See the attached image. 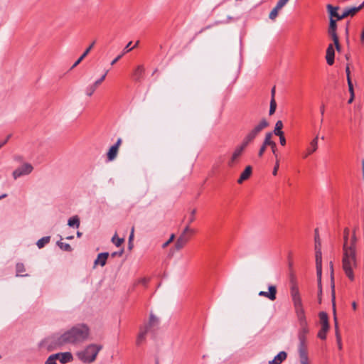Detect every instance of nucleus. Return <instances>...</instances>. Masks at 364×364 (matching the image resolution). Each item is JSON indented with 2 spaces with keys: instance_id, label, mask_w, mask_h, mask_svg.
Masks as SVG:
<instances>
[{
  "instance_id": "obj_1",
  "label": "nucleus",
  "mask_w": 364,
  "mask_h": 364,
  "mask_svg": "<svg viewBox=\"0 0 364 364\" xmlns=\"http://www.w3.org/2000/svg\"><path fill=\"white\" fill-rule=\"evenodd\" d=\"M89 335V328L84 324L73 326L62 334L55 333L43 340L40 346L53 350L66 344H78L85 341Z\"/></svg>"
},
{
  "instance_id": "obj_2",
  "label": "nucleus",
  "mask_w": 364,
  "mask_h": 364,
  "mask_svg": "<svg viewBox=\"0 0 364 364\" xmlns=\"http://www.w3.org/2000/svg\"><path fill=\"white\" fill-rule=\"evenodd\" d=\"M357 240L355 230L350 237V230L346 228L343 230L342 268L346 276L350 281L355 279L354 270L358 267Z\"/></svg>"
},
{
  "instance_id": "obj_3",
  "label": "nucleus",
  "mask_w": 364,
  "mask_h": 364,
  "mask_svg": "<svg viewBox=\"0 0 364 364\" xmlns=\"http://www.w3.org/2000/svg\"><path fill=\"white\" fill-rule=\"evenodd\" d=\"M101 349V346L90 344L84 350L77 352L76 355L82 363L89 364L95 360L97 355Z\"/></svg>"
},
{
  "instance_id": "obj_4",
  "label": "nucleus",
  "mask_w": 364,
  "mask_h": 364,
  "mask_svg": "<svg viewBox=\"0 0 364 364\" xmlns=\"http://www.w3.org/2000/svg\"><path fill=\"white\" fill-rule=\"evenodd\" d=\"M268 125L269 123L265 119H262L257 125H256L247 134V135L244 137L242 143L244 144L245 146H247L254 141V139L262 132V130L268 127Z\"/></svg>"
},
{
  "instance_id": "obj_5",
  "label": "nucleus",
  "mask_w": 364,
  "mask_h": 364,
  "mask_svg": "<svg viewBox=\"0 0 364 364\" xmlns=\"http://www.w3.org/2000/svg\"><path fill=\"white\" fill-rule=\"evenodd\" d=\"M318 316L321 324V328L319 330L317 336L320 339L325 340L326 338V333L329 330L328 314L324 311H321L319 313Z\"/></svg>"
},
{
  "instance_id": "obj_6",
  "label": "nucleus",
  "mask_w": 364,
  "mask_h": 364,
  "mask_svg": "<svg viewBox=\"0 0 364 364\" xmlns=\"http://www.w3.org/2000/svg\"><path fill=\"white\" fill-rule=\"evenodd\" d=\"M299 328H309L303 305L294 306Z\"/></svg>"
},
{
  "instance_id": "obj_7",
  "label": "nucleus",
  "mask_w": 364,
  "mask_h": 364,
  "mask_svg": "<svg viewBox=\"0 0 364 364\" xmlns=\"http://www.w3.org/2000/svg\"><path fill=\"white\" fill-rule=\"evenodd\" d=\"M331 289H332V301H333V315H334V323H335V328H336V339L338 343V348L341 349L342 346L341 343V336L338 333V321H337V317L336 314V308H335V285H334V281H333V272H331Z\"/></svg>"
},
{
  "instance_id": "obj_8",
  "label": "nucleus",
  "mask_w": 364,
  "mask_h": 364,
  "mask_svg": "<svg viewBox=\"0 0 364 364\" xmlns=\"http://www.w3.org/2000/svg\"><path fill=\"white\" fill-rule=\"evenodd\" d=\"M33 170V166L29 163H25L21 166L17 168L13 171V177L16 180L18 178L28 175Z\"/></svg>"
},
{
  "instance_id": "obj_9",
  "label": "nucleus",
  "mask_w": 364,
  "mask_h": 364,
  "mask_svg": "<svg viewBox=\"0 0 364 364\" xmlns=\"http://www.w3.org/2000/svg\"><path fill=\"white\" fill-rule=\"evenodd\" d=\"M291 296L293 301L294 306L303 305L301 297L299 293V288L296 284H293L291 287Z\"/></svg>"
},
{
  "instance_id": "obj_10",
  "label": "nucleus",
  "mask_w": 364,
  "mask_h": 364,
  "mask_svg": "<svg viewBox=\"0 0 364 364\" xmlns=\"http://www.w3.org/2000/svg\"><path fill=\"white\" fill-rule=\"evenodd\" d=\"M277 287L274 285H269L268 287V291H260L258 294L259 296L266 297L270 301H274L277 299Z\"/></svg>"
},
{
  "instance_id": "obj_11",
  "label": "nucleus",
  "mask_w": 364,
  "mask_h": 364,
  "mask_svg": "<svg viewBox=\"0 0 364 364\" xmlns=\"http://www.w3.org/2000/svg\"><path fill=\"white\" fill-rule=\"evenodd\" d=\"M247 147V146H245L244 144L241 143L240 146L236 147L235 150L234 151L232 157L230 160L228 161V164L230 167H232L234 164V163L237 160V159L242 155L243 151Z\"/></svg>"
},
{
  "instance_id": "obj_12",
  "label": "nucleus",
  "mask_w": 364,
  "mask_h": 364,
  "mask_svg": "<svg viewBox=\"0 0 364 364\" xmlns=\"http://www.w3.org/2000/svg\"><path fill=\"white\" fill-rule=\"evenodd\" d=\"M337 23L336 20L329 18V26L328 28V34L333 39L338 38L337 35Z\"/></svg>"
},
{
  "instance_id": "obj_13",
  "label": "nucleus",
  "mask_w": 364,
  "mask_h": 364,
  "mask_svg": "<svg viewBox=\"0 0 364 364\" xmlns=\"http://www.w3.org/2000/svg\"><path fill=\"white\" fill-rule=\"evenodd\" d=\"M326 8L330 16L329 18H336L335 20L336 21H340L345 18V17H341V14H339V13H338V10L339 9L338 6H333L331 4H328L326 6Z\"/></svg>"
},
{
  "instance_id": "obj_14",
  "label": "nucleus",
  "mask_w": 364,
  "mask_h": 364,
  "mask_svg": "<svg viewBox=\"0 0 364 364\" xmlns=\"http://www.w3.org/2000/svg\"><path fill=\"white\" fill-rule=\"evenodd\" d=\"M334 58H335V49L333 44H329L327 50L326 59V62L329 65H332L334 63Z\"/></svg>"
},
{
  "instance_id": "obj_15",
  "label": "nucleus",
  "mask_w": 364,
  "mask_h": 364,
  "mask_svg": "<svg viewBox=\"0 0 364 364\" xmlns=\"http://www.w3.org/2000/svg\"><path fill=\"white\" fill-rule=\"evenodd\" d=\"M148 333V326H141L140 331L136 338V344L140 346L146 340V336Z\"/></svg>"
},
{
  "instance_id": "obj_16",
  "label": "nucleus",
  "mask_w": 364,
  "mask_h": 364,
  "mask_svg": "<svg viewBox=\"0 0 364 364\" xmlns=\"http://www.w3.org/2000/svg\"><path fill=\"white\" fill-rule=\"evenodd\" d=\"M287 358V353L285 351H280L269 364H282Z\"/></svg>"
},
{
  "instance_id": "obj_17",
  "label": "nucleus",
  "mask_w": 364,
  "mask_h": 364,
  "mask_svg": "<svg viewBox=\"0 0 364 364\" xmlns=\"http://www.w3.org/2000/svg\"><path fill=\"white\" fill-rule=\"evenodd\" d=\"M252 172V168L251 166H247L245 169L243 171V172L241 173L239 179L237 180V183L241 184L243 181L245 180H247Z\"/></svg>"
},
{
  "instance_id": "obj_18",
  "label": "nucleus",
  "mask_w": 364,
  "mask_h": 364,
  "mask_svg": "<svg viewBox=\"0 0 364 364\" xmlns=\"http://www.w3.org/2000/svg\"><path fill=\"white\" fill-rule=\"evenodd\" d=\"M109 255L108 252L100 253L97 255V259L95 260V262H94L95 265L100 264V266L104 267L106 264L107 259Z\"/></svg>"
},
{
  "instance_id": "obj_19",
  "label": "nucleus",
  "mask_w": 364,
  "mask_h": 364,
  "mask_svg": "<svg viewBox=\"0 0 364 364\" xmlns=\"http://www.w3.org/2000/svg\"><path fill=\"white\" fill-rule=\"evenodd\" d=\"M309 332V328H299L298 331V340L299 343H307L306 336Z\"/></svg>"
},
{
  "instance_id": "obj_20",
  "label": "nucleus",
  "mask_w": 364,
  "mask_h": 364,
  "mask_svg": "<svg viewBox=\"0 0 364 364\" xmlns=\"http://www.w3.org/2000/svg\"><path fill=\"white\" fill-rule=\"evenodd\" d=\"M298 353L299 359L309 358L307 353V343H299Z\"/></svg>"
},
{
  "instance_id": "obj_21",
  "label": "nucleus",
  "mask_w": 364,
  "mask_h": 364,
  "mask_svg": "<svg viewBox=\"0 0 364 364\" xmlns=\"http://www.w3.org/2000/svg\"><path fill=\"white\" fill-rule=\"evenodd\" d=\"M73 360V354L70 352L60 353V363L62 364H66Z\"/></svg>"
},
{
  "instance_id": "obj_22",
  "label": "nucleus",
  "mask_w": 364,
  "mask_h": 364,
  "mask_svg": "<svg viewBox=\"0 0 364 364\" xmlns=\"http://www.w3.org/2000/svg\"><path fill=\"white\" fill-rule=\"evenodd\" d=\"M360 10L358 9V6H353V7H348L346 8L343 10V12L341 14V17H348L349 16H355Z\"/></svg>"
},
{
  "instance_id": "obj_23",
  "label": "nucleus",
  "mask_w": 364,
  "mask_h": 364,
  "mask_svg": "<svg viewBox=\"0 0 364 364\" xmlns=\"http://www.w3.org/2000/svg\"><path fill=\"white\" fill-rule=\"evenodd\" d=\"M318 136H316L310 142V145L311 146V150H309L308 151H306V152L303 156V157L304 159L307 158L309 155H311V154H313L314 152H315L317 150V149H318Z\"/></svg>"
},
{
  "instance_id": "obj_24",
  "label": "nucleus",
  "mask_w": 364,
  "mask_h": 364,
  "mask_svg": "<svg viewBox=\"0 0 364 364\" xmlns=\"http://www.w3.org/2000/svg\"><path fill=\"white\" fill-rule=\"evenodd\" d=\"M318 136H316L310 142V145L311 146V150H309L308 151H306V152L303 156V157L304 159L307 158L309 155H311V154H313L314 152H315L317 150V149H318Z\"/></svg>"
},
{
  "instance_id": "obj_25",
  "label": "nucleus",
  "mask_w": 364,
  "mask_h": 364,
  "mask_svg": "<svg viewBox=\"0 0 364 364\" xmlns=\"http://www.w3.org/2000/svg\"><path fill=\"white\" fill-rule=\"evenodd\" d=\"M189 237L187 236L180 235L175 243V247L177 250L182 249L188 242Z\"/></svg>"
},
{
  "instance_id": "obj_26",
  "label": "nucleus",
  "mask_w": 364,
  "mask_h": 364,
  "mask_svg": "<svg viewBox=\"0 0 364 364\" xmlns=\"http://www.w3.org/2000/svg\"><path fill=\"white\" fill-rule=\"evenodd\" d=\"M159 324V320L157 317L155 316L152 313L150 314L149 321L147 324H145L144 326H148V331L154 327L158 326Z\"/></svg>"
},
{
  "instance_id": "obj_27",
  "label": "nucleus",
  "mask_w": 364,
  "mask_h": 364,
  "mask_svg": "<svg viewBox=\"0 0 364 364\" xmlns=\"http://www.w3.org/2000/svg\"><path fill=\"white\" fill-rule=\"evenodd\" d=\"M144 73V68L143 65H139L137 68L134 70L133 77L134 80L136 81H141L143 78V75Z\"/></svg>"
},
{
  "instance_id": "obj_28",
  "label": "nucleus",
  "mask_w": 364,
  "mask_h": 364,
  "mask_svg": "<svg viewBox=\"0 0 364 364\" xmlns=\"http://www.w3.org/2000/svg\"><path fill=\"white\" fill-rule=\"evenodd\" d=\"M95 42L93 41L91 45L85 50L82 55L76 60V62L73 65L71 69L75 68L77 65L80 63V62L88 55L90 52L91 49L93 48Z\"/></svg>"
},
{
  "instance_id": "obj_29",
  "label": "nucleus",
  "mask_w": 364,
  "mask_h": 364,
  "mask_svg": "<svg viewBox=\"0 0 364 364\" xmlns=\"http://www.w3.org/2000/svg\"><path fill=\"white\" fill-rule=\"evenodd\" d=\"M272 132L267 133L262 144H264V146H271L272 148H275L277 145H276L275 142L272 141Z\"/></svg>"
},
{
  "instance_id": "obj_30",
  "label": "nucleus",
  "mask_w": 364,
  "mask_h": 364,
  "mask_svg": "<svg viewBox=\"0 0 364 364\" xmlns=\"http://www.w3.org/2000/svg\"><path fill=\"white\" fill-rule=\"evenodd\" d=\"M118 149L117 148H116V146H112L108 152H107V159L108 161H113L116 157H117V153H118Z\"/></svg>"
},
{
  "instance_id": "obj_31",
  "label": "nucleus",
  "mask_w": 364,
  "mask_h": 364,
  "mask_svg": "<svg viewBox=\"0 0 364 364\" xmlns=\"http://www.w3.org/2000/svg\"><path fill=\"white\" fill-rule=\"evenodd\" d=\"M26 271L24 264L23 263L18 262L16 265V277H27L28 274H22L21 273Z\"/></svg>"
},
{
  "instance_id": "obj_32",
  "label": "nucleus",
  "mask_w": 364,
  "mask_h": 364,
  "mask_svg": "<svg viewBox=\"0 0 364 364\" xmlns=\"http://www.w3.org/2000/svg\"><path fill=\"white\" fill-rule=\"evenodd\" d=\"M80 223V219L77 215L70 218L68 221V225L70 227H75L77 228H79Z\"/></svg>"
},
{
  "instance_id": "obj_33",
  "label": "nucleus",
  "mask_w": 364,
  "mask_h": 364,
  "mask_svg": "<svg viewBox=\"0 0 364 364\" xmlns=\"http://www.w3.org/2000/svg\"><path fill=\"white\" fill-rule=\"evenodd\" d=\"M50 241V236H46L40 240H38L36 242V245L39 249L43 248L46 245L48 244Z\"/></svg>"
},
{
  "instance_id": "obj_34",
  "label": "nucleus",
  "mask_w": 364,
  "mask_h": 364,
  "mask_svg": "<svg viewBox=\"0 0 364 364\" xmlns=\"http://www.w3.org/2000/svg\"><path fill=\"white\" fill-rule=\"evenodd\" d=\"M316 251V265H322V253L321 247H317L315 250Z\"/></svg>"
},
{
  "instance_id": "obj_35",
  "label": "nucleus",
  "mask_w": 364,
  "mask_h": 364,
  "mask_svg": "<svg viewBox=\"0 0 364 364\" xmlns=\"http://www.w3.org/2000/svg\"><path fill=\"white\" fill-rule=\"evenodd\" d=\"M282 128H283V123L281 120H279L276 122L275 124V127H274V134L275 135H281V134H283L284 132H282Z\"/></svg>"
},
{
  "instance_id": "obj_36",
  "label": "nucleus",
  "mask_w": 364,
  "mask_h": 364,
  "mask_svg": "<svg viewBox=\"0 0 364 364\" xmlns=\"http://www.w3.org/2000/svg\"><path fill=\"white\" fill-rule=\"evenodd\" d=\"M57 245L61 250H63L64 251H66V252H71L73 250V248L71 247V246L69 244L63 242L61 241H58L57 242Z\"/></svg>"
},
{
  "instance_id": "obj_37",
  "label": "nucleus",
  "mask_w": 364,
  "mask_h": 364,
  "mask_svg": "<svg viewBox=\"0 0 364 364\" xmlns=\"http://www.w3.org/2000/svg\"><path fill=\"white\" fill-rule=\"evenodd\" d=\"M277 109V102L275 101V99L272 97L270 101V107H269V115H272Z\"/></svg>"
},
{
  "instance_id": "obj_38",
  "label": "nucleus",
  "mask_w": 364,
  "mask_h": 364,
  "mask_svg": "<svg viewBox=\"0 0 364 364\" xmlns=\"http://www.w3.org/2000/svg\"><path fill=\"white\" fill-rule=\"evenodd\" d=\"M97 86H95V85L93 83L92 85H89L87 88H86V95L87 96H92V94L95 92V90L97 89Z\"/></svg>"
},
{
  "instance_id": "obj_39",
  "label": "nucleus",
  "mask_w": 364,
  "mask_h": 364,
  "mask_svg": "<svg viewBox=\"0 0 364 364\" xmlns=\"http://www.w3.org/2000/svg\"><path fill=\"white\" fill-rule=\"evenodd\" d=\"M280 10V9H278L277 6H275L272 10V11L270 12L269 15V18L271 19V20H274L277 15H278V11Z\"/></svg>"
},
{
  "instance_id": "obj_40",
  "label": "nucleus",
  "mask_w": 364,
  "mask_h": 364,
  "mask_svg": "<svg viewBox=\"0 0 364 364\" xmlns=\"http://www.w3.org/2000/svg\"><path fill=\"white\" fill-rule=\"evenodd\" d=\"M318 283L321 282L322 265H316Z\"/></svg>"
},
{
  "instance_id": "obj_41",
  "label": "nucleus",
  "mask_w": 364,
  "mask_h": 364,
  "mask_svg": "<svg viewBox=\"0 0 364 364\" xmlns=\"http://www.w3.org/2000/svg\"><path fill=\"white\" fill-rule=\"evenodd\" d=\"M314 240H315V250L316 249V247H321V240H320V238H319L318 231L317 228L315 230V238H314Z\"/></svg>"
},
{
  "instance_id": "obj_42",
  "label": "nucleus",
  "mask_w": 364,
  "mask_h": 364,
  "mask_svg": "<svg viewBox=\"0 0 364 364\" xmlns=\"http://www.w3.org/2000/svg\"><path fill=\"white\" fill-rule=\"evenodd\" d=\"M347 82H348V90H349L350 95L352 97H355L353 85L350 77H348V81H347Z\"/></svg>"
},
{
  "instance_id": "obj_43",
  "label": "nucleus",
  "mask_w": 364,
  "mask_h": 364,
  "mask_svg": "<svg viewBox=\"0 0 364 364\" xmlns=\"http://www.w3.org/2000/svg\"><path fill=\"white\" fill-rule=\"evenodd\" d=\"M190 225L191 224L187 223V225H186V227H185L184 230H183L182 233L181 234V235L186 236V234L188 232H191V233L194 232V230L193 229H191Z\"/></svg>"
},
{
  "instance_id": "obj_44",
  "label": "nucleus",
  "mask_w": 364,
  "mask_h": 364,
  "mask_svg": "<svg viewBox=\"0 0 364 364\" xmlns=\"http://www.w3.org/2000/svg\"><path fill=\"white\" fill-rule=\"evenodd\" d=\"M112 241L117 247H119L124 242L123 238H117L116 240V235L112 237Z\"/></svg>"
},
{
  "instance_id": "obj_45",
  "label": "nucleus",
  "mask_w": 364,
  "mask_h": 364,
  "mask_svg": "<svg viewBox=\"0 0 364 364\" xmlns=\"http://www.w3.org/2000/svg\"><path fill=\"white\" fill-rule=\"evenodd\" d=\"M196 213V209H193L191 210V215L188 220V223L191 224L196 220V217H195Z\"/></svg>"
},
{
  "instance_id": "obj_46",
  "label": "nucleus",
  "mask_w": 364,
  "mask_h": 364,
  "mask_svg": "<svg viewBox=\"0 0 364 364\" xmlns=\"http://www.w3.org/2000/svg\"><path fill=\"white\" fill-rule=\"evenodd\" d=\"M107 72L108 71H106L105 73L100 78L98 79L97 80H96L94 84L95 85V86L98 87L105 79L106 77V75L107 74Z\"/></svg>"
},
{
  "instance_id": "obj_47",
  "label": "nucleus",
  "mask_w": 364,
  "mask_h": 364,
  "mask_svg": "<svg viewBox=\"0 0 364 364\" xmlns=\"http://www.w3.org/2000/svg\"><path fill=\"white\" fill-rule=\"evenodd\" d=\"M175 238V235L174 234H172L170 237V238L168 239V240H167L166 242H164L162 245V247L163 248H165Z\"/></svg>"
},
{
  "instance_id": "obj_48",
  "label": "nucleus",
  "mask_w": 364,
  "mask_h": 364,
  "mask_svg": "<svg viewBox=\"0 0 364 364\" xmlns=\"http://www.w3.org/2000/svg\"><path fill=\"white\" fill-rule=\"evenodd\" d=\"M131 45H132V41L129 42V43H127V45L125 46V48H124L123 52H122V54H123V55H124L125 53H127L129 52L130 50H132L133 49V48H130V46H131Z\"/></svg>"
},
{
  "instance_id": "obj_49",
  "label": "nucleus",
  "mask_w": 364,
  "mask_h": 364,
  "mask_svg": "<svg viewBox=\"0 0 364 364\" xmlns=\"http://www.w3.org/2000/svg\"><path fill=\"white\" fill-rule=\"evenodd\" d=\"M333 41L336 49L337 50V51L340 52L341 47V45L339 43V39L338 38L333 39Z\"/></svg>"
},
{
  "instance_id": "obj_50",
  "label": "nucleus",
  "mask_w": 364,
  "mask_h": 364,
  "mask_svg": "<svg viewBox=\"0 0 364 364\" xmlns=\"http://www.w3.org/2000/svg\"><path fill=\"white\" fill-rule=\"evenodd\" d=\"M123 252H124V250L122 249L120 251L112 252L111 254V257H121L122 255Z\"/></svg>"
},
{
  "instance_id": "obj_51",
  "label": "nucleus",
  "mask_w": 364,
  "mask_h": 364,
  "mask_svg": "<svg viewBox=\"0 0 364 364\" xmlns=\"http://www.w3.org/2000/svg\"><path fill=\"white\" fill-rule=\"evenodd\" d=\"M46 364H57L56 360L53 358V356H49L46 361Z\"/></svg>"
},
{
  "instance_id": "obj_52",
  "label": "nucleus",
  "mask_w": 364,
  "mask_h": 364,
  "mask_svg": "<svg viewBox=\"0 0 364 364\" xmlns=\"http://www.w3.org/2000/svg\"><path fill=\"white\" fill-rule=\"evenodd\" d=\"M279 136V142L282 146H284L286 144V139L284 137V133L281 134V135H277Z\"/></svg>"
},
{
  "instance_id": "obj_53",
  "label": "nucleus",
  "mask_w": 364,
  "mask_h": 364,
  "mask_svg": "<svg viewBox=\"0 0 364 364\" xmlns=\"http://www.w3.org/2000/svg\"><path fill=\"white\" fill-rule=\"evenodd\" d=\"M266 148H267V146H264V144H262L259 150V152H258V156L259 157L262 156V155L264 154L265 150H266Z\"/></svg>"
},
{
  "instance_id": "obj_54",
  "label": "nucleus",
  "mask_w": 364,
  "mask_h": 364,
  "mask_svg": "<svg viewBox=\"0 0 364 364\" xmlns=\"http://www.w3.org/2000/svg\"><path fill=\"white\" fill-rule=\"evenodd\" d=\"M318 299H319V302H321V294H322V284H321V283H318Z\"/></svg>"
},
{
  "instance_id": "obj_55",
  "label": "nucleus",
  "mask_w": 364,
  "mask_h": 364,
  "mask_svg": "<svg viewBox=\"0 0 364 364\" xmlns=\"http://www.w3.org/2000/svg\"><path fill=\"white\" fill-rule=\"evenodd\" d=\"M286 5V4L284 3L283 1L282 0H279L276 6L278 8V9H282L283 6H284Z\"/></svg>"
},
{
  "instance_id": "obj_56",
  "label": "nucleus",
  "mask_w": 364,
  "mask_h": 364,
  "mask_svg": "<svg viewBox=\"0 0 364 364\" xmlns=\"http://www.w3.org/2000/svg\"><path fill=\"white\" fill-rule=\"evenodd\" d=\"M148 282H149V279L146 278H142L139 280V283L141 284L144 286H146Z\"/></svg>"
},
{
  "instance_id": "obj_57",
  "label": "nucleus",
  "mask_w": 364,
  "mask_h": 364,
  "mask_svg": "<svg viewBox=\"0 0 364 364\" xmlns=\"http://www.w3.org/2000/svg\"><path fill=\"white\" fill-rule=\"evenodd\" d=\"M123 56V54H120L117 57H116L112 62H111V65H114L118 60H119L121 59V58Z\"/></svg>"
},
{
  "instance_id": "obj_58",
  "label": "nucleus",
  "mask_w": 364,
  "mask_h": 364,
  "mask_svg": "<svg viewBox=\"0 0 364 364\" xmlns=\"http://www.w3.org/2000/svg\"><path fill=\"white\" fill-rule=\"evenodd\" d=\"M278 168H279V163H278V162H277V163H276V165H275V166H274V169H273V172H272L273 175H274V176H275V175H277Z\"/></svg>"
},
{
  "instance_id": "obj_59",
  "label": "nucleus",
  "mask_w": 364,
  "mask_h": 364,
  "mask_svg": "<svg viewBox=\"0 0 364 364\" xmlns=\"http://www.w3.org/2000/svg\"><path fill=\"white\" fill-rule=\"evenodd\" d=\"M122 144V139H118L115 144L113 145V146H116V148L119 149V146Z\"/></svg>"
},
{
  "instance_id": "obj_60",
  "label": "nucleus",
  "mask_w": 364,
  "mask_h": 364,
  "mask_svg": "<svg viewBox=\"0 0 364 364\" xmlns=\"http://www.w3.org/2000/svg\"><path fill=\"white\" fill-rule=\"evenodd\" d=\"M60 353H55V354H53V355H50V356H53V358L57 360H60Z\"/></svg>"
},
{
  "instance_id": "obj_61",
  "label": "nucleus",
  "mask_w": 364,
  "mask_h": 364,
  "mask_svg": "<svg viewBox=\"0 0 364 364\" xmlns=\"http://www.w3.org/2000/svg\"><path fill=\"white\" fill-rule=\"evenodd\" d=\"M346 75H347V81H348V77H350V68H349L348 65L346 66Z\"/></svg>"
},
{
  "instance_id": "obj_62",
  "label": "nucleus",
  "mask_w": 364,
  "mask_h": 364,
  "mask_svg": "<svg viewBox=\"0 0 364 364\" xmlns=\"http://www.w3.org/2000/svg\"><path fill=\"white\" fill-rule=\"evenodd\" d=\"M308 361H309V358L300 359L301 364H309Z\"/></svg>"
},
{
  "instance_id": "obj_63",
  "label": "nucleus",
  "mask_w": 364,
  "mask_h": 364,
  "mask_svg": "<svg viewBox=\"0 0 364 364\" xmlns=\"http://www.w3.org/2000/svg\"><path fill=\"white\" fill-rule=\"evenodd\" d=\"M274 95H275V87H273L271 90V98L272 97L274 98Z\"/></svg>"
},
{
  "instance_id": "obj_64",
  "label": "nucleus",
  "mask_w": 364,
  "mask_h": 364,
  "mask_svg": "<svg viewBox=\"0 0 364 364\" xmlns=\"http://www.w3.org/2000/svg\"><path fill=\"white\" fill-rule=\"evenodd\" d=\"M360 40H361L362 43H364V28H363V31L361 33Z\"/></svg>"
}]
</instances>
